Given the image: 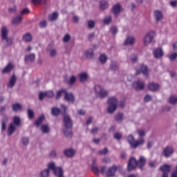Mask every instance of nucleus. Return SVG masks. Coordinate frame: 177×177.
Here are the masks:
<instances>
[{
  "mask_svg": "<svg viewBox=\"0 0 177 177\" xmlns=\"http://www.w3.org/2000/svg\"><path fill=\"white\" fill-rule=\"evenodd\" d=\"M1 40L4 41L5 46L6 48L12 46L15 44V38L12 37H8L9 29L5 25H3L0 30Z\"/></svg>",
  "mask_w": 177,
  "mask_h": 177,
  "instance_id": "obj_1",
  "label": "nucleus"
},
{
  "mask_svg": "<svg viewBox=\"0 0 177 177\" xmlns=\"http://www.w3.org/2000/svg\"><path fill=\"white\" fill-rule=\"evenodd\" d=\"M62 109V115H63L64 127L66 129H71L73 128V120L70 115L67 114V106L66 105H61Z\"/></svg>",
  "mask_w": 177,
  "mask_h": 177,
  "instance_id": "obj_2",
  "label": "nucleus"
},
{
  "mask_svg": "<svg viewBox=\"0 0 177 177\" xmlns=\"http://www.w3.org/2000/svg\"><path fill=\"white\" fill-rule=\"evenodd\" d=\"M127 140L131 149H138L139 146H143V145H145V139L140 138L139 140L135 141V137H133V136L131 134L128 136Z\"/></svg>",
  "mask_w": 177,
  "mask_h": 177,
  "instance_id": "obj_3",
  "label": "nucleus"
},
{
  "mask_svg": "<svg viewBox=\"0 0 177 177\" xmlns=\"http://www.w3.org/2000/svg\"><path fill=\"white\" fill-rule=\"evenodd\" d=\"M107 111L109 114H113L117 110L118 100L115 97H111L107 100Z\"/></svg>",
  "mask_w": 177,
  "mask_h": 177,
  "instance_id": "obj_4",
  "label": "nucleus"
},
{
  "mask_svg": "<svg viewBox=\"0 0 177 177\" xmlns=\"http://www.w3.org/2000/svg\"><path fill=\"white\" fill-rule=\"evenodd\" d=\"M94 91L96 96L100 97V99H104V97H107L109 96V91L104 90V88H103L100 85H96L94 87Z\"/></svg>",
  "mask_w": 177,
  "mask_h": 177,
  "instance_id": "obj_5",
  "label": "nucleus"
},
{
  "mask_svg": "<svg viewBox=\"0 0 177 177\" xmlns=\"http://www.w3.org/2000/svg\"><path fill=\"white\" fill-rule=\"evenodd\" d=\"M154 37H156V32L154 31H149L148 33H147L143 39L144 46H149L150 44L155 42Z\"/></svg>",
  "mask_w": 177,
  "mask_h": 177,
  "instance_id": "obj_6",
  "label": "nucleus"
},
{
  "mask_svg": "<svg viewBox=\"0 0 177 177\" xmlns=\"http://www.w3.org/2000/svg\"><path fill=\"white\" fill-rule=\"evenodd\" d=\"M136 168H138V160H136V158L131 157L127 164V171L131 172V171H134Z\"/></svg>",
  "mask_w": 177,
  "mask_h": 177,
  "instance_id": "obj_7",
  "label": "nucleus"
},
{
  "mask_svg": "<svg viewBox=\"0 0 177 177\" xmlns=\"http://www.w3.org/2000/svg\"><path fill=\"white\" fill-rule=\"evenodd\" d=\"M174 147L171 146H167L163 149L162 154L164 157L168 158V157H171V156L174 154Z\"/></svg>",
  "mask_w": 177,
  "mask_h": 177,
  "instance_id": "obj_8",
  "label": "nucleus"
},
{
  "mask_svg": "<svg viewBox=\"0 0 177 177\" xmlns=\"http://www.w3.org/2000/svg\"><path fill=\"white\" fill-rule=\"evenodd\" d=\"M118 167L115 165H113L108 169L106 172L107 177H114L115 176V173L117 172Z\"/></svg>",
  "mask_w": 177,
  "mask_h": 177,
  "instance_id": "obj_9",
  "label": "nucleus"
},
{
  "mask_svg": "<svg viewBox=\"0 0 177 177\" xmlns=\"http://www.w3.org/2000/svg\"><path fill=\"white\" fill-rule=\"evenodd\" d=\"M133 87L136 91H143V89H145V83L140 82V80H138L133 83Z\"/></svg>",
  "mask_w": 177,
  "mask_h": 177,
  "instance_id": "obj_10",
  "label": "nucleus"
},
{
  "mask_svg": "<svg viewBox=\"0 0 177 177\" xmlns=\"http://www.w3.org/2000/svg\"><path fill=\"white\" fill-rule=\"evenodd\" d=\"M64 99L66 102H69L71 103H74L75 102V97L74 96V94L72 93H67V91L65 92Z\"/></svg>",
  "mask_w": 177,
  "mask_h": 177,
  "instance_id": "obj_11",
  "label": "nucleus"
},
{
  "mask_svg": "<svg viewBox=\"0 0 177 177\" xmlns=\"http://www.w3.org/2000/svg\"><path fill=\"white\" fill-rule=\"evenodd\" d=\"M111 12L115 15V16L120 15L121 12V4L117 3L114 5L111 8Z\"/></svg>",
  "mask_w": 177,
  "mask_h": 177,
  "instance_id": "obj_12",
  "label": "nucleus"
},
{
  "mask_svg": "<svg viewBox=\"0 0 177 177\" xmlns=\"http://www.w3.org/2000/svg\"><path fill=\"white\" fill-rule=\"evenodd\" d=\"M17 81V77H16V75H12L10 79L8 84H7L8 88H13V86L16 85Z\"/></svg>",
  "mask_w": 177,
  "mask_h": 177,
  "instance_id": "obj_13",
  "label": "nucleus"
},
{
  "mask_svg": "<svg viewBox=\"0 0 177 177\" xmlns=\"http://www.w3.org/2000/svg\"><path fill=\"white\" fill-rule=\"evenodd\" d=\"M148 88L149 91H151V92H157V91L160 89V85L157 83L151 82L149 84Z\"/></svg>",
  "mask_w": 177,
  "mask_h": 177,
  "instance_id": "obj_14",
  "label": "nucleus"
},
{
  "mask_svg": "<svg viewBox=\"0 0 177 177\" xmlns=\"http://www.w3.org/2000/svg\"><path fill=\"white\" fill-rule=\"evenodd\" d=\"M153 55L156 59H160V57H162V56H164V52L162 48H158L154 50Z\"/></svg>",
  "mask_w": 177,
  "mask_h": 177,
  "instance_id": "obj_15",
  "label": "nucleus"
},
{
  "mask_svg": "<svg viewBox=\"0 0 177 177\" xmlns=\"http://www.w3.org/2000/svg\"><path fill=\"white\" fill-rule=\"evenodd\" d=\"M14 67L15 66L12 62L8 63V64L2 70V74H8V73H10Z\"/></svg>",
  "mask_w": 177,
  "mask_h": 177,
  "instance_id": "obj_16",
  "label": "nucleus"
},
{
  "mask_svg": "<svg viewBox=\"0 0 177 177\" xmlns=\"http://www.w3.org/2000/svg\"><path fill=\"white\" fill-rule=\"evenodd\" d=\"M78 77L80 82H86L88 78H89V75L86 73H81L78 75Z\"/></svg>",
  "mask_w": 177,
  "mask_h": 177,
  "instance_id": "obj_17",
  "label": "nucleus"
},
{
  "mask_svg": "<svg viewBox=\"0 0 177 177\" xmlns=\"http://www.w3.org/2000/svg\"><path fill=\"white\" fill-rule=\"evenodd\" d=\"M53 172H54L55 176L64 177V175L63 174L64 171H63V169L62 167L55 168Z\"/></svg>",
  "mask_w": 177,
  "mask_h": 177,
  "instance_id": "obj_18",
  "label": "nucleus"
},
{
  "mask_svg": "<svg viewBox=\"0 0 177 177\" xmlns=\"http://www.w3.org/2000/svg\"><path fill=\"white\" fill-rule=\"evenodd\" d=\"M145 165H146V158H145V156H141L138 161V167L140 169H143Z\"/></svg>",
  "mask_w": 177,
  "mask_h": 177,
  "instance_id": "obj_19",
  "label": "nucleus"
},
{
  "mask_svg": "<svg viewBox=\"0 0 177 177\" xmlns=\"http://www.w3.org/2000/svg\"><path fill=\"white\" fill-rule=\"evenodd\" d=\"M109 68L111 71H118L120 66L115 61H111L109 65Z\"/></svg>",
  "mask_w": 177,
  "mask_h": 177,
  "instance_id": "obj_20",
  "label": "nucleus"
},
{
  "mask_svg": "<svg viewBox=\"0 0 177 177\" xmlns=\"http://www.w3.org/2000/svg\"><path fill=\"white\" fill-rule=\"evenodd\" d=\"M15 131H16V127H15V124L13 123H10L8 129V136H12Z\"/></svg>",
  "mask_w": 177,
  "mask_h": 177,
  "instance_id": "obj_21",
  "label": "nucleus"
},
{
  "mask_svg": "<svg viewBox=\"0 0 177 177\" xmlns=\"http://www.w3.org/2000/svg\"><path fill=\"white\" fill-rule=\"evenodd\" d=\"M64 154H65L66 157H68L69 158H71V157H74L75 154V151L72 149H66L64 151Z\"/></svg>",
  "mask_w": 177,
  "mask_h": 177,
  "instance_id": "obj_22",
  "label": "nucleus"
},
{
  "mask_svg": "<svg viewBox=\"0 0 177 177\" xmlns=\"http://www.w3.org/2000/svg\"><path fill=\"white\" fill-rule=\"evenodd\" d=\"M153 16L155 17V20L157 21H160V20L162 19V12H161L160 10H155L153 12Z\"/></svg>",
  "mask_w": 177,
  "mask_h": 177,
  "instance_id": "obj_23",
  "label": "nucleus"
},
{
  "mask_svg": "<svg viewBox=\"0 0 177 177\" xmlns=\"http://www.w3.org/2000/svg\"><path fill=\"white\" fill-rule=\"evenodd\" d=\"M109 3L106 0H102L100 1V10H106L109 8Z\"/></svg>",
  "mask_w": 177,
  "mask_h": 177,
  "instance_id": "obj_24",
  "label": "nucleus"
},
{
  "mask_svg": "<svg viewBox=\"0 0 177 177\" xmlns=\"http://www.w3.org/2000/svg\"><path fill=\"white\" fill-rule=\"evenodd\" d=\"M59 19V13L57 12H54L48 15V20L50 21H56Z\"/></svg>",
  "mask_w": 177,
  "mask_h": 177,
  "instance_id": "obj_25",
  "label": "nucleus"
},
{
  "mask_svg": "<svg viewBox=\"0 0 177 177\" xmlns=\"http://www.w3.org/2000/svg\"><path fill=\"white\" fill-rule=\"evenodd\" d=\"M134 44H135V37H128L124 43V45L132 46Z\"/></svg>",
  "mask_w": 177,
  "mask_h": 177,
  "instance_id": "obj_26",
  "label": "nucleus"
},
{
  "mask_svg": "<svg viewBox=\"0 0 177 177\" xmlns=\"http://www.w3.org/2000/svg\"><path fill=\"white\" fill-rule=\"evenodd\" d=\"M92 171L95 175H99L100 173V170H99V168H97V166H96V159H93V160Z\"/></svg>",
  "mask_w": 177,
  "mask_h": 177,
  "instance_id": "obj_27",
  "label": "nucleus"
},
{
  "mask_svg": "<svg viewBox=\"0 0 177 177\" xmlns=\"http://www.w3.org/2000/svg\"><path fill=\"white\" fill-rule=\"evenodd\" d=\"M160 171L164 172H167V174H169L171 172V165H164L160 167Z\"/></svg>",
  "mask_w": 177,
  "mask_h": 177,
  "instance_id": "obj_28",
  "label": "nucleus"
},
{
  "mask_svg": "<svg viewBox=\"0 0 177 177\" xmlns=\"http://www.w3.org/2000/svg\"><path fill=\"white\" fill-rule=\"evenodd\" d=\"M114 120L116 122H122V120H124V113H118L114 116Z\"/></svg>",
  "mask_w": 177,
  "mask_h": 177,
  "instance_id": "obj_29",
  "label": "nucleus"
},
{
  "mask_svg": "<svg viewBox=\"0 0 177 177\" xmlns=\"http://www.w3.org/2000/svg\"><path fill=\"white\" fill-rule=\"evenodd\" d=\"M44 120H45V115L39 116L37 120L35 121L36 127H41V125H42V122H44Z\"/></svg>",
  "mask_w": 177,
  "mask_h": 177,
  "instance_id": "obj_30",
  "label": "nucleus"
},
{
  "mask_svg": "<svg viewBox=\"0 0 177 177\" xmlns=\"http://www.w3.org/2000/svg\"><path fill=\"white\" fill-rule=\"evenodd\" d=\"M13 124L16 127H21V119L19 116L14 117Z\"/></svg>",
  "mask_w": 177,
  "mask_h": 177,
  "instance_id": "obj_31",
  "label": "nucleus"
},
{
  "mask_svg": "<svg viewBox=\"0 0 177 177\" xmlns=\"http://www.w3.org/2000/svg\"><path fill=\"white\" fill-rule=\"evenodd\" d=\"M140 71L146 77H149V70L147 69V66L145 65H141L140 68Z\"/></svg>",
  "mask_w": 177,
  "mask_h": 177,
  "instance_id": "obj_32",
  "label": "nucleus"
},
{
  "mask_svg": "<svg viewBox=\"0 0 177 177\" xmlns=\"http://www.w3.org/2000/svg\"><path fill=\"white\" fill-rule=\"evenodd\" d=\"M41 131L42 133H49L50 131V127L48 124H43L41 127Z\"/></svg>",
  "mask_w": 177,
  "mask_h": 177,
  "instance_id": "obj_33",
  "label": "nucleus"
},
{
  "mask_svg": "<svg viewBox=\"0 0 177 177\" xmlns=\"http://www.w3.org/2000/svg\"><path fill=\"white\" fill-rule=\"evenodd\" d=\"M23 40L24 42H31L32 41V36L30 33H26L23 35Z\"/></svg>",
  "mask_w": 177,
  "mask_h": 177,
  "instance_id": "obj_34",
  "label": "nucleus"
},
{
  "mask_svg": "<svg viewBox=\"0 0 177 177\" xmlns=\"http://www.w3.org/2000/svg\"><path fill=\"white\" fill-rule=\"evenodd\" d=\"M62 114V111L56 107L51 109V114L52 115H55V117H58L59 114Z\"/></svg>",
  "mask_w": 177,
  "mask_h": 177,
  "instance_id": "obj_35",
  "label": "nucleus"
},
{
  "mask_svg": "<svg viewBox=\"0 0 177 177\" xmlns=\"http://www.w3.org/2000/svg\"><path fill=\"white\" fill-rule=\"evenodd\" d=\"M49 175H50V171H49V169H44L40 171L41 177H49Z\"/></svg>",
  "mask_w": 177,
  "mask_h": 177,
  "instance_id": "obj_36",
  "label": "nucleus"
},
{
  "mask_svg": "<svg viewBox=\"0 0 177 177\" xmlns=\"http://www.w3.org/2000/svg\"><path fill=\"white\" fill-rule=\"evenodd\" d=\"M34 60H35V54L34 53L27 55L25 56L26 62H34Z\"/></svg>",
  "mask_w": 177,
  "mask_h": 177,
  "instance_id": "obj_37",
  "label": "nucleus"
},
{
  "mask_svg": "<svg viewBox=\"0 0 177 177\" xmlns=\"http://www.w3.org/2000/svg\"><path fill=\"white\" fill-rule=\"evenodd\" d=\"M107 55H106L105 54L101 55L99 57V60L100 63H102V64H106V63H107Z\"/></svg>",
  "mask_w": 177,
  "mask_h": 177,
  "instance_id": "obj_38",
  "label": "nucleus"
},
{
  "mask_svg": "<svg viewBox=\"0 0 177 177\" xmlns=\"http://www.w3.org/2000/svg\"><path fill=\"white\" fill-rule=\"evenodd\" d=\"M12 111H15V113L17 111H20L21 110V105L19 103H15L12 104Z\"/></svg>",
  "mask_w": 177,
  "mask_h": 177,
  "instance_id": "obj_39",
  "label": "nucleus"
},
{
  "mask_svg": "<svg viewBox=\"0 0 177 177\" xmlns=\"http://www.w3.org/2000/svg\"><path fill=\"white\" fill-rule=\"evenodd\" d=\"M68 129L65 128L62 130L64 135H65L66 138H71V136H73V131Z\"/></svg>",
  "mask_w": 177,
  "mask_h": 177,
  "instance_id": "obj_40",
  "label": "nucleus"
},
{
  "mask_svg": "<svg viewBox=\"0 0 177 177\" xmlns=\"http://www.w3.org/2000/svg\"><path fill=\"white\" fill-rule=\"evenodd\" d=\"M169 103L170 104H177V97L175 95L170 96L168 99Z\"/></svg>",
  "mask_w": 177,
  "mask_h": 177,
  "instance_id": "obj_41",
  "label": "nucleus"
},
{
  "mask_svg": "<svg viewBox=\"0 0 177 177\" xmlns=\"http://www.w3.org/2000/svg\"><path fill=\"white\" fill-rule=\"evenodd\" d=\"M85 56L87 59H92L93 57V50H88L85 51Z\"/></svg>",
  "mask_w": 177,
  "mask_h": 177,
  "instance_id": "obj_42",
  "label": "nucleus"
},
{
  "mask_svg": "<svg viewBox=\"0 0 177 177\" xmlns=\"http://www.w3.org/2000/svg\"><path fill=\"white\" fill-rule=\"evenodd\" d=\"M6 122H8V117H4V118L2 120L1 123L2 132H3V131H6Z\"/></svg>",
  "mask_w": 177,
  "mask_h": 177,
  "instance_id": "obj_43",
  "label": "nucleus"
},
{
  "mask_svg": "<svg viewBox=\"0 0 177 177\" xmlns=\"http://www.w3.org/2000/svg\"><path fill=\"white\" fill-rule=\"evenodd\" d=\"M21 20H23V17H21V15H19L12 19V23L13 24H17L21 23Z\"/></svg>",
  "mask_w": 177,
  "mask_h": 177,
  "instance_id": "obj_44",
  "label": "nucleus"
},
{
  "mask_svg": "<svg viewBox=\"0 0 177 177\" xmlns=\"http://www.w3.org/2000/svg\"><path fill=\"white\" fill-rule=\"evenodd\" d=\"M27 113L29 120H34V111H32V109H28Z\"/></svg>",
  "mask_w": 177,
  "mask_h": 177,
  "instance_id": "obj_45",
  "label": "nucleus"
},
{
  "mask_svg": "<svg viewBox=\"0 0 177 177\" xmlns=\"http://www.w3.org/2000/svg\"><path fill=\"white\" fill-rule=\"evenodd\" d=\"M22 145L24 146H28V144L30 143V138L28 137H23L21 139Z\"/></svg>",
  "mask_w": 177,
  "mask_h": 177,
  "instance_id": "obj_46",
  "label": "nucleus"
},
{
  "mask_svg": "<svg viewBox=\"0 0 177 177\" xmlns=\"http://www.w3.org/2000/svg\"><path fill=\"white\" fill-rule=\"evenodd\" d=\"M56 168L57 167H56V166L55 165V162H50V163L48 164L47 169H48V171H50V169H51V171H53L54 169H56Z\"/></svg>",
  "mask_w": 177,
  "mask_h": 177,
  "instance_id": "obj_47",
  "label": "nucleus"
},
{
  "mask_svg": "<svg viewBox=\"0 0 177 177\" xmlns=\"http://www.w3.org/2000/svg\"><path fill=\"white\" fill-rule=\"evenodd\" d=\"M113 138L114 139H116V140H121V139H122V134L119 132L115 133Z\"/></svg>",
  "mask_w": 177,
  "mask_h": 177,
  "instance_id": "obj_48",
  "label": "nucleus"
},
{
  "mask_svg": "<svg viewBox=\"0 0 177 177\" xmlns=\"http://www.w3.org/2000/svg\"><path fill=\"white\" fill-rule=\"evenodd\" d=\"M76 81H77V77L73 75L69 79L68 84L74 85V84H75Z\"/></svg>",
  "mask_w": 177,
  "mask_h": 177,
  "instance_id": "obj_49",
  "label": "nucleus"
},
{
  "mask_svg": "<svg viewBox=\"0 0 177 177\" xmlns=\"http://www.w3.org/2000/svg\"><path fill=\"white\" fill-rule=\"evenodd\" d=\"M62 93L66 94V90H61L57 92L55 99L58 100V99H60L62 97Z\"/></svg>",
  "mask_w": 177,
  "mask_h": 177,
  "instance_id": "obj_50",
  "label": "nucleus"
},
{
  "mask_svg": "<svg viewBox=\"0 0 177 177\" xmlns=\"http://www.w3.org/2000/svg\"><path fill=\"white\" fill-rule=\"evenodd\" d=\"M107 153H109V149L107 148H104L102 150L98 151V154L100 156H106V154H107Z\"/></svg>",
  "mask_w": 177,
  "mask_h": 177,
  "instance_id": "obj_51",
  "label": "nucleus"
},
{
  "mask_svg": "<svg viewBox=\"0 0 177 177\" xmlns=\"http://www.w3.org/2000/svg\"><path fill=\"white\" fill-rule=\"evenodd\" d=\"M49 53L51 57H55L56 55H57V50L55 48L50 49Z\"/></svg>",
  "mask_w": 177,
  "mask_h": 177,
  "instance_id": "obj_52",
  "label": "nucleus"
},
{
  "mask_svg": "<svg viewBox=\"0 0 177 177\" xmlns=\"http://www.w3.org/2000/svg\"><path fill=\"white\" fill-rule=\"evenodd\" d=\"M110 31L113 34V35H115L117 32H118V28L116 26H112L110 28Z\"/></svg>",
  "mask_w": 177,
  "mask_h": 177,
  "instance_id": "obj_53",
  "label": "nucleus"
},
{
  "mask_svg": "<svg viewBox=\"0 0 177 177\" xmlns=\"http://www.w3.org/2000/svg\"><path fill=\"white\" fill-rule=\"evenodd\" d=\"M145 102L147 103L153 100V97L149 94H147L144 98Z\"/></svg>",
  "mask_w": 177,
  "mask_h": 177,
  "instance_id": "obj_54",
  "label": "nucleus"
},
{
  "mask_svg": "<svg viewBox=\"0 0 177 177\" xmlns=\"http://www.w3.org/2000/svg\"><path fill=\"white\" fill-rule=\"evenodd\" d=\"M56 156H57L56 150H52L49 153L50 158H56Z\"/></svg>",
  "mask_w": 177,
  "mask_h": 177,
  "instance_id": "obj_55",
  "label": "nucleus"
},
{
  "mask_svg": "<svg viewBox=\"0 0 177 177\" xmlns=\"http://www.w3.org/2000/svg\"><path fill=\"white\" fill-rule=\"evenodd\" d=\"M70 39H71V36H70V35L66 34L63 39V42H64L65 44H66V42H68V41H70Z\"/></svg>",
  "mask_w": 177,
  "mask_h": 177,
  "instance_id": "obj_56",
  "label": "nucleus"
},
{
  "mask_svg": "<svg viewBox=\"0 0 177 177\" xmlns=\"http://www.w3.org/2000/svg\"><path fill=\"white\" fill-rule=\"evenodd\" d=\"M46 96L47 97H53V96H55V93L53 92V91H49L46 92Z\"/></svg>",
  "mask_w": 177,
  "mask_h": 177,
  "instance_id": "obj_57",
  "label": "nucleus"
},
{
  "mask_svg": "<svg viewBox=\"0 0 177 177\" xmlns=\"http://www.w3.org/2000/svg\"><path fill=\"white\" fill-rule=\"evenodd\" d=\"M111 23V16L104 18V24H110Z\"/></svg>",
  "mask_w": 177,
  "mask_h": 177,
  "instance_id": "obj_58",
  "label": "nucleus"
},
{
  "mask_svg": "<svg viewBox=\"0 0 177 177\" xmlns=\"http://www.w3.org/2000/svg\"><path fill=\"white\" fill-rule=\"evenodd\" d=\"M88 28H95V22L93 21H88Z\"/></svg>",
  "mask_w": 177,
  "mask_h": 177,
  "instance_id": "obj_59",
  "label": "nucleus"
},
{
  "mask_svg": "<svg viewBox=\"0 0 177 177\" xmlns=\"http://www.w3.org/2000/svg\"><path fill=\"white\" fill-rule=\"evenodd\" d=\"M93 38H95V32L89 33L88 35V39L90 41H93Z\"/></svg>",
  "mask_w": 177,
  "mask_h": 177,
  "instance_id": "obj_60",
  "label": "nucleus"
},
{
  "mask_svg": "<svg viewBox=\"0 0 177 177\" xmlns=\"http://www.w3.org/2000/svg\"><path fill=\"white\" fill-rule=\"evenodd\" d=\"M46 97V93H40L39 94V100L41 102L44 100V97Z\"/></svg>",
  "mask_w": 177,
  "mask_h": 177,
  "instance_id": "obj_61",
  "label": "nucleus"
},
{
  "mask_svg": "<svg viewBox=\"0 0 177 177\" xmlns=\"http://www.w3.org/2000/svg\"><path fill=\"white\" fill-rule=\"evenodd\" d=\"M46 26H48L46 21H40L39 26L41 27V28H45V27H46Z\"/></svg>",
  "mask_w": 177,
  "mask_h": 177,
  "instance_id": "obj_62",
  "label": "nucleus"
},
{
  "mask_svg": "<svg viewBox=\"0 0 177 177\" xmlns=\"http://www.w3.org/2000/svg\"><path fill=\"white\" fill-rule=\"evenodd\" d=\"M169 59H170V60H171V61L176 60V59H177V53H174L171 54V55L169 56Z\"/></svg>",
  "mask_w": 177,
  "mask_h": 177,
  "instance_id": "obj_63",
  "label": "nucleus"
},
{
  "mask_svg": "<svg viewBox=\"0 0 177 177\" xmlns=\"http://www.w3.org/2000/svg\"><path fill=\"white\" fill-rule=\"evenodd\" d=\"M170 6H171L172 8H176L177 7V0L170 1Z\"/></svg>",
  "mask_w": 177,
  "mask_h": 177,
  "instance_id": "obj_64",
  "label": "nucleus"
}]
</instances>
